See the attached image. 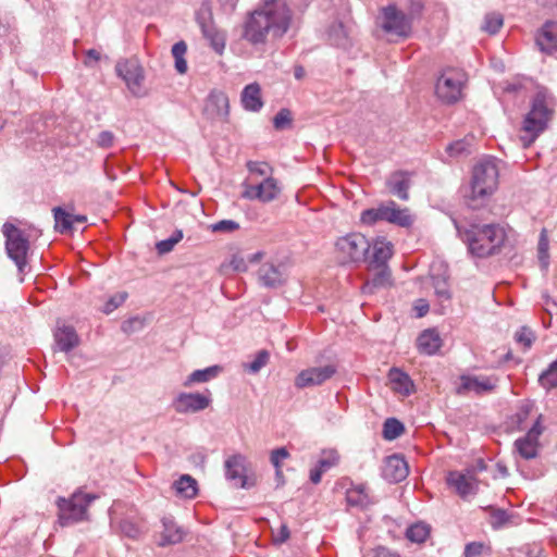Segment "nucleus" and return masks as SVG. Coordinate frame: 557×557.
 <instances>
[{
	"instance_id": "nucleus-36",
	"label": "nucleus",
	"mask_w": 557,
	"mask_h": 557,
	"mask_svg": "<svg viewBox=\"0 0 557 557\" xmlns=\"http://www.w3.org/2000/svg\"><path fill=\"white\" fill-rule=\"evenodd\" d=\"M346 500L348 505L361 508L367 507L371 503L366 486L362 484L348 488Z\"/></svg>"
},
{
	"instance_id": "nucleus-17",
	"label": "nucleus",
	"mask_w": 557,
	"mask_h": 557,
	"mask_svg": "<svg viewBox=\"0 0 557 557\" xmlns=\"http://www.w3.org/2000/svg\"><path fill=\"white\" fill-rule=\"evenodd\" d=\"M408 465L404 457L392 455L386 457L382 469L383 478L389 483H398L407 478Z\"/></svg>"
},
{
	"instance_id": "nucleus-41",
	"label": "nucleus",
	"mask_w": 557,
	"mask_h": 557,
	"mask_svg": "<svg viewBox=\"0 0 557 557\" xmlns=\"http://www.w3.org/2000/svg\"><path fill=\"white\" fill-rule=\"evenodd\" d=\"M405 432L404 424L396 418H388L383 424V437L387 441H393L399 437Z\"/></svg>"
},
{
	"instance_id": "nucleus-6",
	"label": "nucleus",
	"mask_w": 557,
	"mask_h": 557,
	"mask_svg": "<svg viewBox=\"0 0 557 557\" xmlns=\"http://www.w3.org/2000/svg\"><path fill=\"white\" fill-rule=\"evenodd\" d=\"M96 494L77 491L70 498L59 497L57 506L59 509V523L67 527L88 519V507L97 499Z\"/></svg>"
},
{
	"instance_id": "nucleus-47",
	"label": "nucleus",
	"mask_w": 557,
	"mask_h": 557,
	"mask_svg": "<svg viewBox=\"0 0 557 557\" xmlns=\"http://www.w3.org/2000/svg\"><path fill=\"white\" fill-rule=\"evenodd\" d=\"M446 152L451 158H458L470 153V144L466 139L456 140L446 147Z\"/></svg>"
},
{
	"instance_id": "nucleus-25",
	"label": "nucleus",
	"mask_w": 557,
	"mask_h": 557,
	"mask_svg": "<svg viewBox=\"0 0 557 557\" xmlns=\"http://www.w3.org/2000/svg\"><path fill=\"white\" fill-rule=\"evenodd\" d=\"M536 45L541 51L552 53L557 51V23L546 22L536 36Z\"/></svg>"
},
{
	"instance_id": "nucleus-58",
	"label": "nucleus",
	"mask_w": 557,
	"mask_h": 557,
	"mask_svg": "<svg viewBox=\"0 0 557 557\" xmlns=\"http://www.w3.org/2000/svg\"><path fill=\"white\" fill-rule=\"evenodd\" d=\"M528 82L529 81L527 78L516 79L513 82L507 83L504 89L507 92H519L522 88L525 87V83Z\"/></svg>"
},
{
	"instance_id": "nucleus-15",
	"label": "nucleus",
	"mask_w": 557,
	"mask_h": 557,
	"mask_svg": "<svg viewBox=\"0 0 557 557\" xmlns=\"http://www.w3.org/2000/svg\"><path fill=\"white\" fill-rule=\"evenodd\" d=\"M543 431L542 414H540L528 433L515 442L516 450L523 459L529 460L537 456L540 446L539 437Z\"/></svg>"
},
{
	"instance_id": "nucleus-50",
	"label": "nucleus",
	"mask_w": 557,
	"mask_h": 557,
	"mask_svg": "<svg viewBox=\"0 0 557 557\" xmlns=\"http://www.w3.org/2000/svg\"><path fill=\"white\" fill-rule=\"evenodd\" d=\"M120 529L121 532L129 539H138L143 533L141 527L129 519L122 520Z\"/></svg>"
},
{
	"instance_id": "nucleus-35",
	"label": "nucleus",
	"mask_w": 557,
	"mask_h": 557,
	"mask_svg": "<svg viewBox=\"0 0 557 557\" xmlns=\"http://www.w3.org/2000/svg\"><path fill=\"white\" fill-rule=\"evenodd\" d=\"M246 168L249 172L248 177L245 181L258 182L259 178L273 176V168L267 162L260 161H248Z\"/></svg>"
},
{
	"instance_id": "nucleus-29",
	"label": "nucleus",
	"mask_w": 557,
	"mask_h": 557,
	"mask_svg": "<svg viewBox=\"0 0 557 557\" xmlns=\"http://www.w3.org/2000/svg\"><path fill=\"white\" fill-rule=\"evenodd\" d=\"M259 280L265 287H278L284 283V274L280 267L273 263H263L258 271Z\"/></svg>"
},
{
	"instance_id": "nucleus-7",
	"label": "nucleus",
	"mask_w": 557,
	"mask_h": 557,
	"mask_svg": "<svg viewBox=\"0 0 557 557\" xmlns=\"http://www.w3.org/2000/svg\"><path fill=\"white\" fill-rule=\"evenodd\" d=\"M467 83L466 73L457 67L444 69L436 79L435 95L444 103L453 104L462 98Z\"/></svg>"
},
{
	"instance_id": "nucleus-16",
	"label": "nucleus",
	"mask_w": 557,
	"mask_h": 557,
	"mask_svg": "<svg viewBox=\"0 0 557 557\" xmlns=\"http://www.w3.org/2000/svg\"><path fill=\"white\" fill-rule=\"evenodd\" d=\"M117 75L125 82L129 91L139 96L144 81V71L135 60H124L116 63Z\"/></svg>"
},
{
	"instance_id": "nucleus-39",
	"label": "nucleus",
	"mask_w": 557,
	"mask_h": 557,
	"mask_svg": "<svg viewBox=\"0 0 557 557\" xmlns=\"http://www.w3.org/2000/svg\"><path fill=\"white\" fill-rule=\"evenodd\" d=\"M539 384L546 391L557 388V359L540 374Z\"/></svg>"
},
{
	"instance_id": "nucleus-54",
	"label": "nucleus",
	"mask_w": 557,
	"mask_h": 557,
	"mask_svg": "<svg viewBox=\"0 0 557 557\" xmlns=\"http://www.w3.org/2000/svg\"><path fill=\"white\" fill-rule=\"evenodd\" d=\"M483 549H484L483 543L471 542L466 545L463 556L465 557H478V556L482 555Z\"/></svg>"
},
{
	"instance_id": "nucleus-27",
	"label": "nucleus",
	"mask_w": 557,
	"mask_h": 557,
	"mask_svg": "<svg viewBox=\"0 0 557 557\" xmlns=\"http://www.w3.org/2000/svg\"><path fill=\"white\" fill-rule=\"evenodd\" d=\"M391 388L403 396H409L413 392V382L410 376L398 368L388 371Z\"/></svg>"
},
{
	"instance_id": "nucleus-19",
	"label": "nucleus",
	"mask_w": 557,
	"mask_h": 557,
	"mask_svg": "<svg viewBox=\"0 0 557 557\" xmlns=\"http://www.w3.org/2000/svg\"><path fill=\"white\" fill-rule=\"evenodd\" d=\"M412 173L407 171H395L386 180V186L391 194L400 200L409 199V188L411 186Z\"/></svg>"
},
{
	"instance_id": "nucleus-49",
	"label": "nucleus",
	"mask_w": 557,
	"mask_h": 557,
	"mask_svg": "<svg viewBox=\"0 0 557 557\" xmlns=\"http://www.w3.org/2000/svg\"><path fill=\"white\" fill-rule=\"evenodd\" d=\"M183 238L182 231H176L170 238L157 243L156 248L160 255L173 250L174 246Z\"/></svg>"
},
{
	"instance_id": "nucleus-31",
	"label": "nucleus",
	"mask_w": 557,
	"mask_h": 557,
	"mask_svg": "<svg viewBox=\"0 0 557 557\" xmlns=\"http://www.w3.org/2000/svg\"><path fill=\"white\" fill-rule=\"evenodd\" d=\"M222 372L221 366H211L206 369H199L191 372L183 383L184 387H190L194 384L207 383L215 379Z\"/></svg>"
},
{
	"instance_id": "nucleus-55",
	"label": "nucleus",
	"mask_w": 557,
	"mask_h": 557,
	"mask_svg": "<svg viewBox=\"0 0 557 557\" xmlns=\"http://www.w3.org/2000/svg\"><path fill=\"white\" fill-rule=\"evenodd\" d=\"M114 143V134L110 131H102L96 140V144L100 148H110Z\"/></svg>"
},
{
	"instance_id": "nucleus-57",
	"label": "nucleus",
	"mask_w": 557,
	"mask_h": 557,
	"mask_svg": "<svg viewBox=\"0 0 557 557\" xmlns=\"http://www.w3.org/2000/svg\"><path fill=\"white\" fill-rule=\"evenodd\" d=\"M360 221L364 225H373L379 222L376 208L363 210L360 215Z\"/></svg>"
},
{
	"instance_id": "nucleus-30",
	"label": "nucleus",
	"mask_w": 557,
	"mask_h": 557,
	"mask_svg": "<svg viewBox=\"0 0 557 557\" xmlns=\"http://www.w3.org/2000/svg\"><path fill=\"white\" fill-rule=\"evenodd\" d=\"M386 222L400 227H409L413 223V218L408 208H399L395 201L389 200Z\"/></svg>"
},
{
	"instance_id": "nucleus-2",
	"label": "nucleus",
	"mask_w": 557,
	"mask_h": 557,
	"mask_svg": "<svg viewBox=\"0 0 557 557\" xmlns=\"http://www.w3.org/2000/svg\"><path fill=\"white\" fill-rule=\"evenodd\" d=\"M555 97L544 87H540L530 101L521 128L520 141L523 148L530 147L548 128L555 113Z\"/></svg>"
},
{
	"instance_id": "nucleus-42",
	"label": "nucleus",
	"mask_w": 557,
	"mask_h": 557,
	"mask_svg": "<svg viewBox=\"0 0 557 557\" xmlns=\"http://www.w3.org/2000/svg\"><path fill=\"white\" fill-rule=\"evenodd\" d=\"M504 25V17L498 12H490L484 16L482 29L490 35H495Z\"/></svg>"
},
{
	"instance_id": "nucleus-4",
	"label": "nucleus",
	"mask_w": 557,
	"mask_h": 557,
	"mask_svg": "<svg viewBox=\"0 0 557 557\" xmlns=\"http://www.w3.org/2000/svg\"><path fill=\"white\" fill-rule=\"evenodd\" d=\"M422 0H410L407 12L399 9L396 4H388L381 8L377 15V25L388 35L397 38H409L413 30V23L423 11Z\"/></svg>"
},
{
	"instance_id": "nucleus-9",
	"label": "nucleus",
	"mask_w": 557,
	"mask_h": 557,
	"mask_svg": "<svg viewBox=\"0 0 557 557\" xmlns=\"http://www.w3.org/2000/svg\"><path fill=\"white\" fill-rule=\"evenodd\" d=\"M2 233L5 237V251L8 257L14 261L20 272L24 271L27 264L29 240L25 232L12 223H4Z\"/></svg>"
},
{
	"instance_id": "nucleus-11",
	"label": "nucleus",
	"mask_w": 557,
	"mask_h": 557,
	"mask_svg": "<svg viewBox=\"0 0 557 557\" xmlns=\"http://www.w3.org/2000/svg\"><path fill=\"white\" fill-rule=\"evenodd\" d=\"M446 483L462 499L475 495L479 490V480L474 468H467L462 471H449L446 476Z\"/></svg>"
},
{
	"instance_id": "nucleus-44",
	"label": "nucleus",
	"mask_w": 557,
	"mask_h": 557,
	"mask_svg": "<svg viewBox=\"0 0 557 557\" xmlns=\"http://www.w3.org/2000/svg\"><path fill=\"white\" fill-rule=\"evenodd\" d=\"M380 271L374 274L371 281L364 286L363 290H370L373 287H385L391 284V271L387 267L377 268Z\"/></svg>"
},
{
	"instance_id": "nucleus-61",
	"label": "nucleus",
	"mask_w": 557,
	"mask_h": 557,
	"mask_svg": "<svg viewBox=\"0 0 557 557\" xmlns=\"http://www.w3.org/2000/svg\"><path fill=\"white\" fill-rule=\"evenodd\" d=\"M527 557H547L544 552V548L540 545L533 544L527 547L525 552Z\"/></svg>"
},
{
	"instance_id": "nucleus-62",
	"label": "nucleus",
	"mask_w": 557,
	"mask_h": 557,
	"mask_svg": "<svg viewBox=\"0 0 557 557\" xmlns=\"http://www.w3.org/2000/svg\"><path fill=\"white\" fill-rule=\"evenodd\" d=\"M430 306L425 299H419L416 301L414 310L417 311V317L422 318L429 312Z\"/></svg>"
},
{
	"instance_id": "nucleus-40",
	"label": "nucleus",
	"mask_w": 557,
	"mask_h": 557,
	"mask_svg": "<svg viewBox=\"0 0 557 557\" xmlns=\"http://www.w3.org/2000/svg\"><path fill=\"white\" fill-rule=\"evenodd\" d=\"M53 216L55 222V231H58L61 234H64L72 230L73 216L70 213L65 212L62 208H54Z\"/></svg>"
},
{
	"instance_id": "nucleus-34",
	"label": "nucleus",
	"mask_w": 557,
	"mask_h": 557,
	"mask_svg": "<svg viewBox=\"0 0 557 557\" xmlns=\"http://www.w3.org/2000/svg\"><path fill=\"white\" fill-rule=\"evenodd\" d=\"M177 495L185 498H194L197 495V481L189 474H183L173 483Z\"/></svg>"
},
{
	"instance_id": "nucleus-22",
	"label": "nucleus",
	"mask_w": 557,
	"mask_h": 557,
	"mask_svg": "<svg viewBox=\"0 0 557 557\" xmlns=\"http://www.w3.org/2000/svg\"><path fill=\"white\" fill-rule=\"evenodd\" d=\"M228 97L224 91L212 90L206 101L205 110L212 119H225L228 115Z\"/></svg>"
},
{
	"instance_id": "nucleus-43",
	"label": "nucleus",
	"mask_w": 557,
	"mask_h": 557,
	"mask_svg": "<svg viewBox=\"0 0 557 557\" xmlns=\"http://www.w3.org/2000/svg\"><path fill=\"white\" fill-rule=\"evenodd\" d=\"M430 534V528L424 523H416L408 528L406 536L410 542L423 543Z\"/></svg>"
},
{
	"instance_id": "nucleus-63",
	"label": "nucleus",
	"mask_w": 557,
	"mask_h": 557,
	"mask_svg": "<svg viewBox=\"0 0 557 557\" xmlns=\"http://www.w3.org/2000/svg\"><path fill=\"white\" fill-rule=\"evenodd\" d=\"M100 60V52L96 49H89L86 51V60L84 63L90 65V61L98 62Z\"/></svg>"
},
{
	"instance_id": "nucleus-26",
	"label": "nucleus",
	"mask_w": 557,
	"mask_h": 557,
	"mask_svg": "<svg viewBox=\"0 0 557 557\" xmlns=\"http://www.w3.org/2000/svg\"><path fill=\"white\" fill-rule=\"evenodd\" d=\"M240 101L245 110L259 112L263 107L260 85L251 83L245 86L240 95Z\"/></svg>"
},
{
	"instance_id": "nucleus-24",
	"label": "nucleus",
	"mask_w": 557,
	"mask_h": 557,
	"mask_svg": "<svg viewBox=\"0 0 557 557\" xmlns=\"http://www.w3.org/2000/svg\"><path fill=\"white\" fill-rule=\"evenodd\" d=\"M53 336L58 348L63 352H69L79 345V337L71 325L58 324Z\"/></svg>"
},
{
	"instance_id": "nucleus-3",
	"label": "nucleus",
	"mask_w": 557,
	"mask_h": 557,
	"mask_svg": "<svg viewBox=\"0 0 557 557\" xmlns=\"http://www.w3.org/2000/svg\"><path fill=\"white\" fill-rule=\"evenodd\" d=\"M455 226L469 252L476 258H487L498 253L507 238L505 228L499 224L462 225L455 222Z\"/></svg>"
},
{
	"instance_id": "nucleus-23",
	"label": "nucleus",
	"mask_w": 557,
	"mask_h": 557,
	"mask_svg": "<svg viewBox=\"0 0 557 557\" xmlns=\"http://www.w3.org/2000/svg\"><path fill=\"white\" fill-rule=\"evenodd\" d=\"M163 530L161 532V539L159 546H168L181 543L185 536L184 530L176 524L173 517L165 516L161 519Z\"/></svg>"
},
{
	"instance_id": "nucleus-5",
	"label": "nucleus",
	"mask_w": 557,
	"mask_h": 557,
	"mask_svg": "<svg viewBox=\"0 0 557 557\" xmlns=\"http://www.w3.org/2000/svg\"><path fill=\"white\" fill-rule=\"evenodd\" d=\"M499 161L493 157L481 159L473 168L471 193L473 198L492 195L498 185Z\"/></svg>"
},
{
	"instance_id": "nucleus-56",
	"label": "nucleus",
	"mask_w": 557,
	"mask_h": 557,
	"mask_svg": "<svg viewBox=\"0 0 557 557\" xmlns=\"http://www.w3.org/2000/svg\"><path fill=\"white\" fill-rule=\"evenodd\" d=\"M238 227V223L232 220H222L212 225L213 232H233Z\"/></svg>"
},
{
	"instance_id": "nucleus-12",
	"label": "nucleus",
	"mask_w": 557,
	"mask_h": 557,
	"mask_svg": "<svg viewBox=\"0 0 557 557\" xmlns=\"http://www.w3.org/2000/svg\"><path fill=\"white\" fill-rule=\"evenodd\" d=\"M460 384L456 388L458 395H467L473 393L475 395H484L495 391L499 379L497 375H473L462 374L459 377Z\"/></svg>"
},
{
	"instance_id": "nucleus-1",
	"label": "nucleus",
	"mask_w": 557,
	"mask_h": 557,
	"mask_svg": "<svg viewBox=\"0 0 557 557\" xmlns=\"http://www.w3.org/2000/svg\"><path fill=\"white\" fill-rule=\"evenodd\" d=\"M292 22L293 12L286 0H262L260 7L248 15L243 37L252 45L276 41L286 35Z\"/></svg>"
},
{
	"instance_id": "nucleus-53",
	"label": "nucleus",
	"mask_w": 557,
	"mask_h": 557,
	"mask_svg": "<svg viewBox=\"0 0 557 557\" xmlns=\"http://www.w3.org/2000/svg\"><path fill=\"white\" fill-rule=\"evenodd\" d=\"M126 298H127L126 292H120V293L115 294L107 301V304L104 305L103 311L106 313L112 312L113 310L119 308L126 300Z\"/></svg>"
},
{
	"instance_id": "nucleus-33",
	"label": "nucleus",
	"mask_w": 557,
	"mask_h": 557,
	"mask_svg": "<svg viewBox=\"0 0 557 557\" xmlns=\"http://www.w3.org/2000/svg\"><path fill=\"white\" fill-rule=\"evenodd\" d=\"M201 30L207 40H209L210 46L212 49L219 53L222 54L225 48V35L221 30H219L214 25L212 24H202Z\"/></svg>"
},
{
	"instance_id": "nucleus-38",
	"label": "nucleus",
	"mask_w": 557,
	"mask_h": 557,
	"mask_svg": "<svg viewBox=\"0 0 557 557\" xmlns=\"http://www.w3.org/2000/svg\"><path fill=\"white\" fill-rule=\"evenodd\" d=\"M187 52V45L185 41L181 40L173 45L172 47V55L175 60V70L180 74H185L187 72V62L185 60V54Z\"/></svg>"
},
{
	"instance_id": "nucleus-52",
	"label": "nucleus",
	"mask_w": 557,
	"mask_h": 557,
	"mask_svg": "<svg viewBox=\"0 0 557 557\" xmlns=\"http://www.w3.org/2000/svg\"><path fill=\"white\" fill-rule=\"evenodd\" d=\"M509 520V516L504 509H493L491 513V525L494 529L504 527Z\"/></svg>"
},
{
	"instance_id": "nucleus-10",
	"label": "nucleus",
	"mask_w": 557,
	"mask_h": 557,
	"mask_svg": "<svg viewBox=\"0 0 557 557\" xmlns=\"http://www.w3.org/2000/svg\"><path fill=\"white\" fill-rule=\"evenodd\" d=\"M282 194V186L274 176L264 177L258 182L244 181L242 198L269 203Z\"/></svg>"
},
{
	"instance_id": "nucleus-21",
	"label": "nucleus",
	"mask_w": 557,
	"mask_h": 557,
	"mask_svg": "<svg viewBox=\"0 0 557 557\" xmlns=\"http://www.w3.org/2000/svg\"><path fill=\"white\" fill-rule=\"evenodd\" d=\"M338 462L339 454L336 449H323L315 467L310 470V481L313 484H319L322 480L323 473L337 466Z\"/></svg>"
},
{
	"instance_id": "nucleus-64",
	"label": "nucleus",
	"mask_w": 557,
	"mask_h": 557,
	"mask_svg": "<svg viewBox=\"0 0 557 557\" xmlns=\"http://www.w3.org/2000/svg\"><path fill=\"white\" fill-rule=\"evenodd\" d=\"M388 201L376 207L379 221H386Z\"/></svg>"
},
{
	"instance_id": "nucleus-18",
	"label": "nucleus",
	"mask_w": 557,
	"mask_h": 557,
	"mask_svg": "<svg viewBox=\"0 0 557 557\" xmlns=\"http://www.w3.org/2000/svg\"><path fill=\"white\" fill-rule=\"evenodd\" d=\"M372 253L367 255V260L372 268L387 267V261L394 252L393 244L384 237L376 238L372 244Z\"/></svg>"
},
{
	"instance_id": "nucleus-8",
	"label": "nucleus",
	"mask_w": 557,
	"mask_h": 557,
	"mask_svg": "<svg viewBox=\"0 0 557 557\" xmlns=\"http://www.w3.org/2000/svg\"><path fill=\"white\" fill-rule=\"evenodd\" d=\"M371 248L368 238L358 232H352L337 238L335 250L342 263H357L367 260Z\"/></svg>"
},
{
	"instance_id": "nucleus-28",
	"label": "nucleus",
	"mask_w": 557,
	"mask_h": 557,
	"mask_svg": "<svg viewBox=\"0 0 557 557\" xmlns=\"http://www.w3.org/2000/svg\"><path fill=\"white\" fill-rule=\"evenodd\" d=\"M417 346L421 354L431 356L442 347V338L436 330L428 329L419 335Z\"/></svg>"
},
{
	"instance_id": "nucleus-51",
	"label": "nucleus",
	"mask_w": 557,
	"mask_h": 557,
	"mask_svg": "<svg viewBox=\"0 0 557 557\" xmlns=\"http://www.w3.org/2000/svg\"><path fill=\"white\" fill-rule=\"evenodd\" d=\"M292 124V113L288 109H281L273 119L276 129H284Z\"/></svg>"
},
{
	"instance_id": "nucleus-46",
	"label": "nucleus",
	"mask_w": 557,
	"mask_h": 557,
	"mask_svg": "<svg viewBox=\"0 0 557 557\" xmlns=\"http://www.w3.org/2000/svg\"><path fill=\"white\" fill-rule=\"evenodd\" d=\"M515 341L518 345H521L523 350L531 348L535 342V333L529 326H521L515 333Z\"/></svg>"
},
{
	"instance_id": "nucleus-37",
	"label": "nucleus",
	"mask_w": 557,
	"mask_h": 557,
	"mask_svg": "<svg viewBox=\"0 0 557 557\" xmlns=\"http://www.w3.org/2000/svg\"><path fill=\"white\" fill-rule=\"evenodd\" d=\"M434 294L440 301L441 306L444 308V304L449 302L451 298V293L449 288V284L445 276H433L432 277Z\"/></svg>"
},
{
	"instance_id": "nucleus-59",
	"label": "nucleus",
	"mask_w": 557,
	"mask_h": 557,
	"mask_svg": "<svg viewBox=\"0 0 557 557\" xmlns=\"http://www.w3.org/2000/svg\"><path fill=\"white\" fill-rule=\"evenodd\" d=\"M231 267L237 272L247 271V260L240 256H234L231 260Z\"/></svg>"
},
{
	"instance_id": "nucleus-32",
	"label": "nucleus",
	"mask_w": 557,
	"mask_h": 557,
	"mask_svg": "<svg viewBox=\"0 0 557 557\" xmlns=\"http://www.w3.org/2000/svg\"><path fill=\"white\" fill-rule=\"evenodd\" d=\"M329 39L332 45L347 49L351 46L349 29L342 23L336 22L330 26Z\"/></svg>"
},
{
	"instance_id": "nucleus-45",
	"label": "nucleus",
	"mask_w": 557,
	"mask_h": 557,
	"mask_svg": "<svg viewBox=\"0 0 557 557\" xmlns=\"http://www.w3.org/2000/svg\"><path fill=\"white\" fill-rule=\"evenodd\" d=\"M270 354L268 350L262 349L257 352L253 360L249 363H244V369L249 373L257 374L263 367L268 364Z\"/></svg>"
},
{
	"instance_id": "nucleus-14",
	"label": "nucleus",
	"mask_w": 557,
	"mask_h": 557,
	"mask_svg": "<svg viewBox=\"0 0 557 557\" xmlns=\"http://www.w3.org/2000/svg\"><path fill=\"white\" fill-rule=\"evenodd\" d=\"M336 373V367L325 364L320 367H309L301 370L294 380V385L298 389L320 386L329 381Z\"/></svg>"
},
{
	"instance_id": "nucleus-60",
	"label": "nucleus",
	"mask_w": 557,
	"mask_h": 557,
	"mask_svg": "<svg viewBox=\"0 0 557 557\" xmlns=\"http://www.w3.org/2000/svg\"><path fill=\"white\" fill-rule=\"evenodd\" d=\"M373 557H400V555L385 546H377L374 549Z\"/></svg>"
},
{
	"instance_id": "nucleus-13",
	"label": "nucleus",
	"mask_w": 557,
	"mask_h": 557,
	"mask_svg": "<svg viewBox=\"0 0 557 557\" xmlns=\"http://www.w3.org/2000/svg\"><path fill=\"white\" fill-rule=\"evenodd\" d=\"M212 403L211 392L180 393L173 400V408L177 413H196L207 409Z\"/></svg>"
},
{
	"instance_id": "nucleus-20",
	"label": "nucleus",
	"mask_w": 557,
	"mask_h": 557,
	"mask_svg": "<svg viewBox=\"0 0 557 557\" xmlns=\"http://www.w3.org/2000/svg\"><path fill=\"white\" fill-rule=\"evenodd\" d=\"M225 476L237 487L246 486V458L243 455H233L225 460Z\"/></svg>"
},
{
	"instance_id": "nucleus-48",
	"label": "nucleus",
	"mask_w": 557,
	"mask_h": 557,
	"mask_svg": "<svg viewBox=\"0 0 557 557\" xmlns=\"http://www.w3.org/2000/svg\"><path fill=\"white\" fill-rule=\"evenodd\" d=\"M289 457V453L285 447H280L271 451L270 461L275 468L277 476L282 475V461Z\"/></svg>"
}]
</instances>
